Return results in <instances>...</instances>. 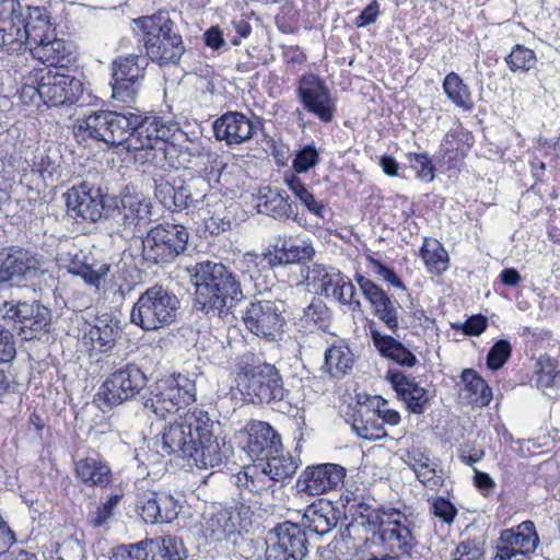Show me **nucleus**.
Wrapping results in <instances>:
<instances>
[{
    "mask_svg": "<svg viewBox=\"0 0 560 560\" xmlns=\"http://www.w3.org/2000/svg\"><path fill=\"white\" fill-rule=\"evenodd\" d=\"M79 129L90 138L110 145H125L128 151H143L145 156L154 159L160 154L165 158L164 145L171 141L179 126L155 115L142 116L133 112L125 113L97 110L86 116L79 124Z\"/></svg>",
    "mask_w": 560,
    "mask_h": 560,
    "instance_id": "obj_1",
    "label": "nucleus"
},
{
    "mask_svg": "<svg viewBox=\"0 0 560 560\" xmlns=\"http://www.w3.org/2000/svg\"><path fill=\"white\" fill-rule=\"evenodd\" d=\"M221 424L210 419L207 411L188 409L179 421L164 428L156 444L166 454H178L189 460L190 466L215 468L232 454V448L221 438Z\"/></svg>",
    "mask_w": 560,
    "mask_h": 560,
    "instance_id": "obj_2",
    "label": "nucleus"
},
{
    "mask_svg": "<svg viewBox=\"0 0 560 560\" xmlns=\"http://www.w3.org/2000/svg\"><path fill=\"white\" fill-rule=\"evenodd\" d=\"M195 285V307L210 318L228 316L244 300L243 283L223 264L203 260L187 268Z\"/></svg>",
    "mask_w": 560,
    "mask_h": 560,
    "instance_id": "obj_3",
    "label": "nucleus"
},
{
    "mask_svg": "<svg viewBox=\"0 0 560 560\" xmlns=\"http://www.w3.org/2000/svg\"><path fill=\"white\" fill-rule=\"evenodd\" d=\"M253 517L252 508L245 503L220 508L205 515L201 523V534L219 551L232 555L234 547L243 541L241 534L248 532L252 526Z\"/></svg>",
    "mask_w": 560,
    "mask_h": 560,
    "instance_id": "obj_4",
    "label": "nucleus"
},
{
    "mask_svg": "<svg viewBox=\"0 0 560 560\" xmlns=\"http://www.w3.org/2000/svg\"><path fill=\"white\" fill-rule=\"evenodd\" d=\"M137 24L143 32L148 60L159 66L175 65L180 60L185 51L184 42L167 12L142 16Z\"/></svg>",
    "mask_w": 560,
    "mask_h": 560,
    "instance_id": "obj_5",
    "label": "nucleus"
},
{
    "mask_svg": "<svg viewBox=\"0 0 560 560\" xmlns=\"http://www.w3.org/2000/svg\"><path fill=\"white\" fill-rule=\"evenodd\" d=\"M152 209L149 197L125 187L112 213L104 219V229L112 237L130 241L152 222Z\"/></svg>",
    "mask_w": 560,
    "mask_h": 560,
    "instance_id": "obj_6",
    "label": "nucleus"
},
{
    "mask_svg": "<svg viewBox=\"0 0 560 560\" xmlns=\"http://www.w3.org/2000/svg\"><path fill=\"white\" fill-rule=\"evenodd\" d=\"M180 302L163 285H153L140 294L130 312V320L143 330H158L176 320Z\"/></svg>",
    "mask_w": 560,
    "mask_h": 560,
    "instance_id": "obj_7",
    "label": "nucleus"
},
{
    "mask_svg": "<svg viewBox=\"0 0 560 560\" xmlns=\"http://www.w3.org/2000/svg\"><path fill=\"white\" fill-rule=\"evenodd\" d=\"M189 233L184 225L163 223L142 237L141 256L148 267L170 264L187 248Z\"/></svg>",
    "mask_w": 560,
    "mask_h": 560,
    "instance_id": "obj_8",
    "label": "nucleus"
},
{
    "mask_svg": "<svg viewBox=\"0 0 560 560\" xmlns=\"http://www.w3.org/2000/svg\"><path fill=\"white\" fill-rule=\"evenodd\" d=\"M25 83L24 93L38 94L44 103L65 106L77 103L83 93L82 82L70 74L57 70L35 69Z\"/></svg>",
    "mask_w": 560,
    "mask_h": 560,
    "instance_id": "obj_9",
    "label": "nucleus"
},
{
    "mask_svg": "<svg viewBox=\"0 0 560 560\" xmlns=\"http://www.w3.org/2000/svg\"><path fill=\"white\" fill-rule=\"evenodd\" d=\"M196 380L184 374L159 381L144 402L160 418L196 401Z\"/></svg>",
    "mask_w": 560,
    "mask_h": 560,
    "instance_id": "obj_10",
    "label": "nucleus"
},
{
    "mask_svg": "<svg viewBox=\"0 0 560 560\" xmlns=\"http://www.w3.org/2000/svg\"><path fill=\"white\" fill-rule=\"evenodd\" d=\"M285 303L281 300H259L249 303L243 314V322L253 335L276 341L284 331L287 324Z\"/></svg>",
    "mask_w": 560,
    "mask_h": 560,
    "instance_id": "obj_11",
    "label": "nucleus"
},
{
    "mask_svg": "<svg viewBox=\"0 0 560 560\" xmlns=\"http://www.w3.org/2000/svg\"><path fill=\"white\" fill-rule=\"evenodd\" d=\"M148 66V57L143 55L131 54L116 58L112 66L113 97L125 103L133 102L142 86Z\"/></svg>",
    "mask_w": 560,
    "mask_h": 560,
    "instance_id": "obj_12",
    "label": "nucleus"
},
{
    "mask_svg": "<svg viewBox=\"0 0 560 560\" xmlns=\"http://www.w3.org/2000/svg\"><path fill=\"white\" fill-rule=\"evenodd\" d=\"M145 385L147 376L140 368L126 364L110 373L97 396L107 407H114L135 398Z\"/></svg>",
    "mask_w": 560,
    "mask_h": 560,
    "instance_id": "obj_13",
    "label": "nucleus"
},
{
    "mask_svg": "<svg viewBox=\"0 0 560 560\" xmlns=\"http://www.w3.org/2000/svg\"><path fill=\"white\" fill-rule=\"evenodd\" d=\"M42 275L40 258L31 250L14 246L0 250V291Z\"/></svg>",
    "mask_w": 560,
    "mask_h": 560,
    "instance_id": "obj_14",
    "label": "nucleus"
},
{
    "mask_svg": "<svg viewBox=\"0 0 560 560\" xmlns=\"http://www.w3.org/2000/svg\"><path fill=\"white\" fill-rule=\"evenodd\" d=\"M242 393L254 404H270L284 397L279 371L271 364H261L244 374Z\"/></svg>",
    "mask_w": 560,
    "mask_h": 560,
    "instance_id": "obj_15",
    "label": "nucleus"
},
{
    "mask_svg": "<svg viewBox=\"0 0 560 560\" xmlns=\"http://www.w3.org/2000/svg\"><path fill=\"white\" fill-rule=\"evenodd\" d=\"M307 552L306 534L298 524L284 522L270 532L266 560H303Z\"/></svg>",
    "mask_w": 560,
    "mask_h": 560,
    "instance_id": "obj_16",
    "label": "nucleus"
},
{
    "mask_svg": "<svg viewBox=\"0 0 560 560\" xmlns=\"http://www.w3.org/2000/svg\"><path fill=\"white\" fill-rule=\"evenodd\" d=\"M296 95L304 109L324 122H330L337 109L336 101L325 81L316 74H304L298 80Z\"/></svg>",
    "mask_w": 560,
    "mask_h": 560,
    "instance_id": "obj_17",
    "label": "nucleus"
},
{
    "mask_svg": "<svg viewBox=\"0 0 560 560\" xmlns=\"http://www.w3.org/2000/svg\"><path fill=\"white\" fill-rule=\"evenodd\" d=\"M5 316L21 324L20 334L25 340L38 338L39 334L48 332L51 324V312L38 301L4 302Z\"/></svg>",
    "mask_w": 560,
    "mask_h": 560,
    "instance_id": "obj_18",
    "label": "nucleus"
},
{
    "mask_svg": "<svg viewBox=\"0 0 560 560\" xmlns=\"http://www.w3.org/2000/svg\"><path fill=\"white\" fill-rule=\"evenodd\" d=\"M539 544L535 525L525 521L514 528L504 529L495 542L493 560H520V556L533 553Z\"/></svg>",
    "mask_w": 560,
    "mask_h": 560,
    "instance_id": "obj_19",
    "label": "nucleus"
},
{
    "mask_svg": "<svg viewBox=\"0 0 560 560\" xmlns=\"http://www.w3.org/2000/svg\"><path fill=\"white\" fill-rule=\"evenodd\" d=\"M67 212L75 221L97 222L103 217V196L101 189L86 183L73 186L63 195Z\"/></svg>",
    "mask_w": 560,
    "mask_h": 560,
    "instance_id": "obj_20",
    "label": "nucleus"
},
{
    "mask_svg": "<svg viewBox=\"0 0 560 560\" xmlns=\"http://www.w3.org/2000/svg\"><path fill=\"white\" fill-rule=\"evenodd\" d=\"M354 280L363 296L369 302L372 314L390 331H396L399 327V303L393 300L380 285L365 276L357 273Z\"/></svg>",
    "mask_w": 560,
    "mask_h": 560,
    "instance_id": "obj_21",
    "label": "nucleus"
},
{
    "mask_svg": "<svg viewBox=\"0 0 560 560\" xmlns=\"http://www.w3.org/2000/svg\"><path fill=\"white\" fill-rule=\"evenodd\" d=\"M346 469L337 464H322L307 467L299 477V491L319 495L336 489L343 482Z\"/></svg>",
    "mask_w": 560,
    "mask_h": 560,
    "instance_id": "obj_22",
    "label": "nucleus"
},
{
    "mask_svg": "<svg viewBox=\"0 0 560 560\" xmlns=\"http://www.w3.org/2000/svg\"><path fill=\"white\" fill-rule=\"evenodd\" d=\"M258 128L259 122H255L241 112H226L213 122L215 138L230 147L249 141Z\"/></svg>",
    "mask_w": 560,
    "mask_h": 560,
    "instance_id": "obj_23",
    "label": "nucleus"
},
{
    "mask_svg": "<svg viewBox=\"0 0 560 560\" xmlns=\"http://www.w3.org/2000/svg\"><path fill=\"white\" fill-rule=\"evenodd\" d=\"M247 442L245 451L255 462H260L282 451L279 433L264 421H252L246 427Z\"/></svg>",
    "mask_w": 560,
    "mask_h": 560,
    "instance_id": "obj_24",
    "label": "nucleus"
},
{
    "mask_svg": "<svg viewBox=\"0 0 560 560\" xmlns=\"http://www.w3.org/2000/svg\"><path fill=\"white\" fill-rule=\"evenodd\" d=\"M59 262L69 273L82 278L88 285L95 287L96 289L100 288L101 280L104 279L110 270L109 264H89L86 256L82 252L69 250L61 253Z\"/></svg>",
    "mask_w": 560,
    "mask_h": 560,
    "instance_id": "obj_25",
    "label": "nucleus"
},
{
    "mask_svg": "<svg viewBox=\"0 0 560 560\" xmlns=\"http://www.w3.org/2000/svg\"><path fill=\"white\" fill-rule=\"evenodd\" d=\"M256 208L259 213L278 220H296L298 218V207L290 200L289 195L284 190L270 186L259 189Z\"/></svg>",
    "mask_w": 560,
    "mask_h": 560,
    "instance_id": "obj_26",
    "label": "nucleus"
},
{
    "mask_svg": "<svg viewBox=\"0 0 560 560\" xmlns=\"http://www.w3.org/2000/svg\"><path fill=\"white\" fill-rule=\"evenodd\" d=\"M23 13L0 19V46L8 52H15V62H22V51L28 49Z\"/></svg>",
    "mask_w": 560,
    "mask_h": 560,
    "instance_id": "obj_27",
    "label": "nucleus"
},
{
    "mask_svg": "<svg viewBox=\"0 0 560 560\" xmlns=\"http://www.w3.org/2000/svg\"><path fill=\"white\" fill-rule=\"evenodd\" d=\"M77 479L88 487L107 488L113 482V472L108 463L98 455L86 456L74 463Z\"/></svg>",
    "mask_w": 560,
    "mask_h": 560,
    "instance_id": "obj_28",
    "label": "nucleus"
},
{
    "mask_svg": "<svg viewBox=\"0 0 560 560\" xmlns=\"http://www.w3.org/2000/svg\"><path fill=\"white\" fill-rule=\"evenodd\" d=\"M389 381L397 395L405 401L409 411L413 413H422L424 411L429 397L423 387L401 373H389Z\"/></svg>",
    "mask_w": 560,
    "mask_h": 560,
    "instance_id": "obj_29",
    "label": "nucleus"
},
{
    "mask_svg": "<svg viewBox=\"0 0 560 560\" xmlns=\"http://www.w3.org/2000/svg\"><path fill=\"white\" fill-rule=\"evenodd\" d=\"M298 525L323 536L330 533L337 525V517L330 503L318 501L305 508Z\"/></svg>",
    "mask_w": 560,
    "mask_h": 560,
    "instance_id": "obj_30",
    "label": "nucleus"
},
{
    "mask_svg": "<svg viewBox=\"0 0 560 560\" xmlns=\"http://www.w3.org/2000/svg\"><path fill=\"white\" fill-rule=\"evenodd\" d=\"M236 485L242 491H248L258 498H265L275 491V482L258 462L245 466L236 475Z\"/></svg>",
    "mask_w": 560,
    "mask_h": 560,
    "instance_id": "obj_31",
    "label": "nucleus"
},
{
    "mask_svg": "<svg viewBox=\"0 0 560 560\" xmlns=\"http://www.w3.org/2000/svg\"><path fill=\"white\" fill-rule=\"evenodd\" d=\"M275 264L276 261L271 254H245L238 261V270L244 284H246L248 280L254 283V288L257 292L264 291L266 289V282L262 278L266 277L267 272H271V267Z\"/></svg>",
    "mask_w": 560,
    "mask_h": 560,
    "instance_id": "obj_32",
    "label": "nucleus"
},
{
    "mask_svg": "<svg viewBox=\"0 0 560 560\" xmlns=\"http://www.w3.org/2000/svg\"><path fill=\"white\" fill-rule=\"evenodd\" d=\"M120 320L109 313H103L95 317L90 329V338L96 342L101 352L112 350L120 337Z\"/></svg>",
    "mask_w": 560,
    "mask_h": 560,
    "instance_id": "obj_33",
    "label": "nucleus"
},
{
    "mask_svg": "<svg viewBox=\"0 0 560 560\" xmlns=\"http://www.w3.org/2000/svg\"><path fill=\"white\" fill-rule=\"evenodd\" d=\"M300 273L308 288L316 289L327 298L330 296L335 283L340 281L341 276L339 270L315 262L302 266Z\"/></svg>",
    "mask_w": 560,
    "mask_h": 560,
    "instance_id": "obj_34",
    "label": "nucleus"
},
{
    "mask_svg": "<svg viewBox=\"0 0 560 560\" xmlns=\"http://www.w3.org/2000/svg\"><path fill=\"white\" fill-rule=\"evenodd\" d=\"M460 381L464 387L460 388L459 397L463 400L479 407L489 405L492 399V390L474 370L463 371Z\"/></svg>",
    "mask_w": 560,
    "mask_h": 560,
    "instance_id": "obj_35",
    "label": "nucleus"
},
{
    "mask_svg": "<svg viewBox=\"0 0 560 560\" xmlns=\"http://www.w3.org/2000/svg\"><path fill=\"white\" fill-rule=\"evenodd\" d=\"M371 338L383 357L404 366H413L416 364V355L392 336L384 335L376 329H371Z\"/></svg>",
    "mask_w": 560,
    "mask_h": 560,
    "instance_id": "obj_36",
    "label": "nucleus"
},
{
    "mask_svg": "<svg viewBox=\"0 0 560 560\" xmlns=\"http://www.w3.org/2000/svg\"><path fill=\"white\" fill-rule=\"evenodd\" d=\"M25 31L28 39V47L43 43L54 35L50 27L49 19L46 16L43 9L27 8V16L24 18Z\"/></svg>",
    "mask_w": 560,
    "mask_h": 560,
    "instance_id": "obj_37",
    "label": "nucleus"
},
{
    "mask_svg": "<svg viewBox=\"0 0 560 560\" xmlns=\"http://www.w3.org/2000/svg\"><path fill=\"white\" fill-rule=\"evenodd\" d=\"M28 50L34 59L55 68L63 62L67 56L66 43L56 38L55 35L43 40V43L28 47Z\"/></svg>",
    "mask_w": 560,
    "mask_h": 560,
    "instance_id": "obj_38",
    "label": "nucleus"
},
{
    "mask_svg": "<svg viewBox=\"0 0 560 560\" xmlns=\"http://www.w3.org/2000/svg\"><path fill=\"white\" fill-rule=\"evenodd\" d=\"M377 533L382 542L386 544L392 551L408 553L413 546L410 524L396 523L395 526L378 528Z\"/></svg>",
    "mask_w": 560,
    "mask_h": 560,
    "instance_id": "obj_39",
    "label": "nucleus"
},
{
    "mask_svg": "<svg viewBox=\"0 0 560 560\" xmlns=\"http://www.w3.org/2000/svg\"><path fill=\"white\" fill-rule=\"evenodd\" d=\"M262 468H265L268 476L276 483L277 481H284L285 479L291 478L298 467V462L293 458L291 454L280 453L272 454L268 456V458L258 462Z\"/></svg>",
    "mask_w": 560,
    "mask_h": 560,
    "instance_id": "obj_40",
    "label": "nucleus"
},
{
    "mask_svg": "<svg viewBox=\"0 0 560 560\" xmlns=\"http://www.w3.org/2000/svg\"><path fill=\"white\" fill-rule=\"evenodd\" d=\"M148 560H183V545L173 536L147 540Z\"/></svg>",
    "mask_w": 560,
    "mask_h": 560,
    "instance_id": "obj_41",
    "label": "nucleus"
},
{
    "mask_svg": "<svg viewBox=\"0 0 560 560\" xmlns=\"http://www.w3.org/2000/svg\"><path fill=\"white\" fill-rule=\"evenodd\" d=\"M353 354L347 346H332L325 351L324 369L331 377H341L352 368Z\"/></svg>",
    "mask_w": 560,
    "mask_h": 560,
    "instance_id": "obj_42",
    "label": "nucleus"
},
{
    "mask_svg": "<svg viewBox=\"0 0 560 560\" xmlns=\"http://www.w3.org/2000/svg\"><path fill=\"white\" fill-rule=\"evenodd\" d=\"M279 255H275V261L279 264H305L311 260L315 254V250L311 243L305 241L293 243L290 241H283L282 245L276 246Z\"/></svg>",
    "mask_w": 560,
    "mask_h": 560,
    "instance_id": "obj_43",
    "label": "nucleus"
},
{
    "mask_svg": "<svg viewBox=\"0 0 560 560\" xmlns=\"http://www.w3.org/2000/svg\"><path fill=\"white\" fill-rule=\"evenodd\" d=\"M300 322L304 328L326 331L330 326L331 312L322 300L313 299L303 310Z\"/></svg>",
    "mask_w": 560,
    "mask_h": 560,
    "instance_id": "obj_44",
    "label": "nucleus"
},
{
    "mask_svg": "<svg viewBox=\"0 0 560 560\" xmlns=\"http://www.w3.org/2000/svg\"><path fill=\"white\" fill-rule=\"evenodd\" d=\"M420 256L432 273L440 275L448 268V255L436 240H425Z\"/></svg>",
    "mask_w": 560,
    "mask_h": 560,
    "instance_id": "obj_45",
    "label": "nucleus"
},
{
    "mask_svg": "<svg viewBox=\"0 0 560 560\" xmlns=\"http://www.w3.org/2000/svg\"><path fill=\"white\" fill-rule=\"evenodd\" d=\"M284 183L290 191L312 213L319 218L324 217V206L317 201L302 179L295 174L285 175Z\"/></svg>",
    "mask_w": 560,
    "mask_h": 560,
    "instance_id": "obj_46",
    "label": "nucleus"
},
{
    "mask_svg": "<svg viewBox=\"0 0 560 560\" xmlns=\"http://www.w3.org/2000/svg\"><path fill=\"white\" fill-rule=\"evenodd\" d=\"M408 457L409 465L420 482L430 488L438 486L434 464L427 455L421 452H412Z\"/></svg>",
    "mask_w": 560,
    "mask_h": 560,
    "instance_id": "obj_47",
    "label": "nucleus"
},
{
    "mask_svg": "<svg viewBox=\"0 0 560 560\" xmlns=\"http://www.w3.org/2000/svg\"><path fill=\"white\" fill-rule=\"evenodd\" d=\"M368 413L365 420L355 418L352 423V429L361 439L369 441L381 440L386 435L383 423L378 421V416L376 417L373 411L368 410Z\"/></svg>",
    "mask_w": 560,
    "mask_h": 560,
    "instance_id": "obj_48",
    "label": "nucleus"
},
{
    "mask_svg": "<svg viewBox=\"0 0 560 560\" xmlns=\"http://www.w3.org/2000/svg\"><path fill=\"white\" fill-rule=\"evenodd\" d=\"M121 499L122 494L115 493L110 495L94 512L89 514L90 524L95 528H109V523Z\"/></svg>",
    "mask_w": 560,
    "mask_h": 560,
    "instance_id": "obj_49",
    "label": "nucleus"
},
{
    "mask_svg": "<svg viewBox=\"0 0 560 560\" xmlns=\"http://www.w3.org/2000/svg\"><path fill=\"white\" fill-rule=\"evenodd\" d=\"M505 61L511 71L527 72L535 67L537 58L532 49L523 45H516L512 49V51L505 57Z\"/></svg>",
    "mask_w": 560,
    "mask_h": 560,
    "instance_id": "obj_50",
    "label": "nucleus"
},
{
    "mask_svg": "<svg viewBox=\"0 0 560 560\" xmlns=\"http://www.w3.org/2000/svg\"><path fill=\"white\" fill-rule=\"evenodd\" d=\"M158 492L152 490H139L136 498V509L140 517L147 524H156Z\"/></svg>",
    "mask_w": 560,
    "mask_h": 560,
    "instance_id": "obj_51",
    "label": "nucleus"
},
{
    "mask_svg": "<svg viewBox=\"0 0 560 560\" xmlns=\"http://www.w3.org/2000/svg\"><path fill=\"white\" fill-rule=\"evenodd\" d=\"M357 291L352 282L341 273L340 281H337L331 290L330 296L343 305H349L352 311H361L362 304L355 299Z\"/></svg>",
    "mask_w": 560,
    "mask_h": 560,
    "instance_id": "obj_52",
    "label": "nucleus"
},
{
    "mask_svg": "<svg viewBox=\"0 0 560 560\" xmlns=\"http://www.w3.org/2000/svg\"><path fill=\"white\" fill-rule=\"evenodd\" d=\"M158 515L156 524L159 523H172L177 518L182 505L178 500L175 499L171 493L158 492L156 499Z\"/></svg>",
    "mask_w": 560,
    "mask_h": 560,
    "instance_id": "obj_53",
    "label": "nucleus"
},
{
    "mask_svg": "<svg viewBox=\"0 0 560 560\" xmlns=\"http://www.w3.org/2000/svg\"><path fill=\"white\" fill-rule=\"evenodd\" d=\"M112 560H148L147 540L114 548Z\"/></svg>",
    "mask_w": 560,
    "mask_h": 560,
    "instance_id": "obj_54",
    "label": "nucleus"
},
{
    "mask_svg": "<svg viewBox=\"0 0 560 560\" xmlns=\"http://www.w3.org/2000/svg\"><path fill=\"white\" fill-rule=\"evenodd\" d=\"M319 162L318 151L313 144L303 147L292 162V167L296 173H305Z\"/></svg>",
    "mask_w": 560,
    "mask_h": 560,
    "instance_id": "obj_55",
    "label": "nucleus"
},
{
    "mask_svg": "<svg viewBox=\"0 0 560 560\" xmlns=\"http://www.w3.org/2000/svg\"><path fill=\"white\" fill-rule=\"evenodd\" d=\"M512 352L511 343L501 339L497 341L490 349L487 355V365L491 370H499L509 360Z\"/></svg>",
    "mask_w": 560,
    "mask_h": 560,
    "instance_id": "obj_56",
    "label": "nucleus"
},
{
    "mask_svg": "<svg viewBox=\"0 0 560 560\" xmlns=\"http://www.w3.org/2000/svg\"><path fill=\"white\" fill-rule=\"evenodd\" d=\"M84 546L77 537L65 539L56 549L60 560H84Z\"/></svg>",
    "mask_w": 560,
    "mask_h": 560,
    "instance_id": "obj_57",
    "label": "nucleus"
},
{
    "mask_svg": "<svg viewBox=\"0 0 560 560\" xmlns=\"http://www.w3.org/2000/svg\"><path fill=\"white\" fill-rule=\"evenodd\" d=\"M410 167L417 172V176L423 182H431L434 177L433 166L428 155L411 153L408 155Z\"/></svg>",
    "mask_w": 560,
    "mask_h": 560,
    "instance_id": "obj_58",
    "label": "nucleus"
},
{
    "mask_svg": "<svg viewBox=\"0 0 560 560\" xmlns=\"http://www.w3.org/2000/svg\"><path fill=\"white\" fill-rule=\"evenodd\" d=\"M210 191V183L203 177H196L187 182V196L190 206L205 201Z\"/></svg>",
    "mask_w": 560,
    "mask_h": 560,
    "instance_id": "obj_59",
    "label": "nucleus"
},
{
    "mask_svg": "<svg viewBox=\"0 0 560 560\" xmlns=\"http://www.w3.org/2000/svg\"><path fill=\"white\" fill-rule=\"evenodd\" d=\"M175 177L168 176L167 178H161L160 180H155L154 195L159 202L167 210L171 211L173 195H174V186H175Z\"/></svg>",
    "mask_w": 560,
    "mask_h": 560,
    "instance_id": "obj_60",
    "label": "nucleus"
},
{
    "mask_svg": "<svg viewBox=\"0 0 560 560\" xmlns=\"http://www.w3.org/2000/svg\"><path fill=\"white\" fill-rule=\"evenodd\" d=\"M375 527H377V529L387 526H395L396 523L410 524L408 518L399 510L394 508L378 509L375 514Z\"/></svg>",
    "mask_w": 560,
    "mask_h": 560,
    "instance_id": "obj_61",
    "label": "nucleus"
},
{
    "mask_svg": "<svg viewBox=\"0 0 560 560\" xmlns=\"http://www.w3.org/2000/svg\"><path fill=\"white\" fill-rule=\"evenodd\" d=\"M16 348L13 334L0 325V364L14 360Z\"/></svg>",
    "mask_w": 560,
    "mask_h": 560,
    "instance_id": "obj_62",
    "label": "nucleus"
},
{
    "mask_svg": "<svg viewBox=\"0 0 560 560\" xmlns=\"http://www.w3.org/2000/svg\"><path fill=\"white\" fill-rule=\"evenodd\" d=\"M369 266L373 273L381 277L384 281L390 283L393 287L406 290L405 284L402 281L397 277V275L394 272L393 269L388 268L384 264H382L380 260L369 257Z\"/></svg>",
    "mask_w": 560,
    "mask_h": 560,
    "instance_id": "obj_63",
    "label": "nucleus"
},
{
    "mask_svg": "<svg viewBox=\"0 0 560 560\" xmlns=\"http://www.w3.org/2000/svg\"><path fill=\"white\" fill-rule=\"evenodd\" d=\"M540 369L537 371L536 384L539 388H551L555 386L557 375L556 366L551 360L540 361Z\"/></svg>",
    "mask_w": 560,
    "mask_h": 560,
    "instance_id": "obj_64",
    "label": "nucleus"
}]
</instances>
